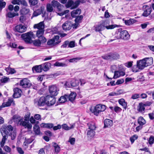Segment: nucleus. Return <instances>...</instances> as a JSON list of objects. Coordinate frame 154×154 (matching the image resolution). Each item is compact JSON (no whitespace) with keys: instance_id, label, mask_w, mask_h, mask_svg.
Listing matches in <instances>:
<instances>
[{"instance_id":"f257e3e1","label":"nucleus","mask_w":154,"mask_h":154,"mask_svg":"<svg viewBox=\"0 0 154 154\" xmlns=\"http://www.w3.org/2000/svg\"><path fill=\"white\" fill-rule=\"evenodd\" d=\"M35 35L32 32H30L22 35L21 37L24 41L28 43L32 42V38H34Z\"/></svg>"},{"instance_id":"f03ea898","label":"nucleus","mask_w":154,"mask_h":154,"mask_svg":"<svg viewBox=\"0 0 154 154\" xmlns=\"http://www.w3.org/2000/svg\"><path fill=\"white\" fill-rule=\"evenodd\" d=\"M152 5H144L142 7L143 12L142 15L143 17H147L151 14L152 11Z\"/></svg>"},{"instance_id":"7ed1b4c3","label":"nucleus","mask_w":154,"mask_h":154,"mask_svg":"<svg viewBox=\"0 0 154 154\" xmlns=\"http://www.w3.org/2000/svg\"><path fill=\"white\" fill-rule=\"evenodd\" d=\"M106 109V106L104 105L99 104L96 105L94 107L93 110H91L94 115L97 116L98 114L101 112L104 111Z\"/></svg>"},{"instance_id":"20e7f679","label":"nucleus","mask_w":154,"mask_h":154,"mask_svg":"<svg viewBox=\"0 0 154 154\" xmlns=\"http://www.w3.org/2000/svg\"><path fill=\"white\" fill-rule=\"evenodd\" d=\"M13 129V127L11 125H3L1 128L0 131L2 135H5L8 136L9 133L7 130L10 131H12Z\"/></svg>"},{"instance_id":"39448f33","label":"nucleus","mask_w":154,"mask_h":154,"mask_svg":"<svg viewBox=\"0 0 154 154\" xmlns=\"http://www.w3.org/2000/svg\"><path fill=\"white\" fill-rule=\"evenodd\" d=\"M59 38L58 35L55 36L52 39H50L48 41L47 44L51 47L57 45L61 42L60 41H58Z\"/></svg>"},{"instance_id":"423d86ee","label":"nucleus","mask_w":154,"mask_h":154,"mask_svg":"<svg viewBox=\"0 0 154 154\" xmlns=\"http://www.w3.org/2000/svg\"><path fill=\"white\" fill-rule=\"evenodd\" d=\"M109 23V21L107 20H102L100 23V24L103 27V28L104 29L105 28L107 29H113L117 26L116 25H108Z\"/></svg>"},{"instance_id":"0eeeda50","label":"nucleus","mask_w":154,"mask_h":154,"mask_svg":"<svg viewBox=\"0 0 154 154\" xmlns=\"http://www.w3.org/2000/svg\"><path fill=\"white\" fill-rule=\"evenodd\" d=\"M49 90L51 95L52 97L57 96L58 93L59 89L55 85L49 87Z\"/></svg>"},{"instance_id":"6e6552de","label":"nucleus","mask_w":154,"mask_h":154,"mask_svg":"<svg viewBox=\"0 0 154 154\" xmlns=\"http://www.w3.org/2000/svg\"><path fill=\"white\" fill-rule=\"evenodd\" d=\"M20 85L24 88H28L31 86L30 81L27 78H25L20 81Z\"/></svg>"},{"instance_id":"1a4fd4ad","label":"nucleus","mask_w":154,"mask_h":154,"mask_svg":"<svg viewBox=\"0 0 154 154\" xmlns=\"http://www.w3.org/2000/svg\"><path fill=\"white\" fill-rule=\"evenodd\" d=\"M46 105L48 106H51L53 105L56 102L55 98L52 96L49 95L46 96Z\"/></svg>"},{"instance_id":"9d476101","label":"nucleus","mask_w":154,"mask_h":154,"mask_svg":"<svg viewBox=\"0 0 154 154\" xmlns=\"http://www.w3.org/2000/svg\"><path fill=\"white\" fill-rule=\"evenodd\" d=\"M44 30L40 29L38 30L36 32L37 36L39 39H41V41L42 43H44L46 41V38L43 36L44 34Z\"/></svg>"},{"instance_id":"9b49d317","label":"nucleus","mask_w":154,"mask_h":154,"mask_svg":"<svg viewBox=\"0 0 154 154\" xmlns=\"http://www.w3.org/2000/svg\"><path fill=\"white\" fill-rule=\"evenodd\" d=\"M18 124L20 126L24 127L25 128H27L28 131H30V130L32 128V125L29 122H27L25 121H23L22 118L19 123H18Z\"/></svg>"},{"instance_id":"f8f14e48","label":"nucleus","mask_w":154,"mask_h":154,"mask_svg":"<svg viewBox=\"0 0 154 154\" xmlns=\"http://www.w3.org/2000/svg\"><path fill=\"white\" fill-rule=\"evenodd\" d=\"M35 104L39 106L46 105V97H41L37 102H35Z\"/></svg>"},{"instance_id":"ddd939ff","label":"nucleus","mask_w":154,"mask_h":154,"mask_svg":"<svg viewBox=\"0 0 154 154\" xmlns=\"http://www.w3.org/2000/svg\"><path fill=\"white\" fill-rule=\"evenodd\" d=\"M144 60V59H143L142 60L137 61V66L138 69L142 70L144 69L145 67H146L145 63Z\"/></svg>"},{"instance_id":"4468645a","label":"nucleus","mask_w":154,"mask_h":154,"mask_svg":"<svg viewBox=\"0 0 154 154\" xmlns=\"http://www.w3.org/2000/svg\"><path fill=\"white\" fill-rule=\"evenodd\" d=\"M15 29L16 31L22 33L26 31V28L24 26L20 24L16 26L15 27Z\"/></svg>"},{"instance_id":"2eb2a0df","label":"nucleus","mask_w":154,"mask_h":154,"mask_svg":"<svg viewBox=\"0 0 154 154\" xmlns=\"http://www.w3.org/2000/svg\"><path fill=\"white\" fill-rule=\"evenodd\" d=\"M14 94L13 95L14 98H18L20 97L21 95L22 91L18 88H16L14 89Z\"/></svg>"},{"instance_id":"dca6fc26","label":"nucleus","mask_w":154,"mask_h":154,"mask_svg":"<svg viewBox=\"0 0 154 154\" xmlns=\"http://www.w3.org/2000/svg\"><path fill=\"white\" fill-rule=\"evenodd\" d=\"M66 96L67 97L68 101H70L72 102L74 100L76 96V93L74 92H72L70 94H66Z\"/></svg>"},{"instance_id":"f3484780","label":"nucleus","mask_w":154,"mask_h":154,"mask_svg":"<svg viewBox=\"0 0 154 154\" xmlns=\"http://www.w3.org/2000/svg\"><path fill=\"white\" fill-rule=\"evenodd\" d=\"M72 26V23L70 22L67 21L63 24L62 28L64 30H69L71 28Z\"/></svg>"},{"instance_id":"a211bd4d","label":"nucleus","mask_w":154,"mask_h":154,"mask_svg":"<svg viewBox=\"0 0 154 154\" xmlns=\"http://www.w3.org/2000/svg\"><path fill=\"white\" fill-rule=\"evenodd\" d=\"M44 6H41L40 8L34 11L32 14V17H36L41 14L44 10Z\"/></svg>"},{"instance_id":"6ab92c4d","label":"nucleus","mask_w":154,"mask_h":154,"mask_svg":"<svg viewBox=\"0 0 154 154\" xmlns=\"http://www.w3.org/2000/svg\"><path fill=\"white\" fill-rule=\"evenodd\" d=\"M143 59H144V62L146 67L152 64L153 59L152 57H146Z\"/></svg>"},{"instance_id":"aec40b11","label":"nucleus","mask_w":154,"mask_h":154,"mask_svg":"<svg viewBox=\"0 0 154 154\" xmlns=\"http://www.w3.org/2000/svg\"><path fill=\"white\" fill-rule=\"evenodd\" d=\"M19 16V14L17 12H12L11 11L8 12L6 15V17L7 18H8L10 19H12L15 16Z\"/></svg>"},{"instance_id":"412c9836","label":"nucleus","mask_w":154,"mask_h":154,"mask_svg":"<svg viewBox=\"0 0 154 154\" xmlns=\"http://www.w3.org/2000/svg\"><path fill=\"white\" fill-rule=\"evenodd\" d=\"M125 74L124 72L121 71H115L113 78L116 79L121 76H124Z\"/></svg>"},{"instance_id":"4be33fe9","label":"nucleus","mask_w":154,"mask_h":154,"mask_svg":"<svg viewBox=\"0 0 154 154\" xmlns=\"http://www.w3.org/2000/svg\"><path fill=\"white\" fill-rule=\"evenodd\" d=\"M104 128L110 127L112 125V121L108 119H105L104 121Z\"/></svg>"},{"instance_id":"5701e85b","label":"nucleus","mask_w":154,"mask_h":154,"mask_svg":"<svg viewBox=\"0 0 154 154\" xmlns=\"http://www.w3.org/2000/svg\"><path fill=\"white\" fill-rule=\"evenodd\" d=\"M81 12V10L80 9H78L76 10H74L71 12V15L73 17H75L80 14Z\"/></svg>"},{"instance_id":"b1692460","label":"nucleus","mask_w":154,"mask_h":154,"mask_svg":"<svg viewBox=\"0 0 154 154\" xmlns=\"http://www.w3.org/2000/svg\"><path fill=\"white\" fill-rule=\"evenodd\" d=\"M33 131L36 135H38L42 134L41 132L40 127L37 125H35L33 127Z\"/></svg>"},{"instance_id":"393cba45","label":"nucleus","mask_w":154,"mask_h":154,"mask_svg":"<svg viewBox=\"0 0 154 154\" xmlns=\"http://www.w3.org/2000/svg\"><path fill=\"white\" fill-rule=\"evenodd\" d=\"M41 65H42V69L44 71H46L49 69V67L51 66V63L49 62H46Z\"/></svg>"},{"instance_id":"a878e982","label":"nucleus","mask_w":154,"mask_h":154,"mask_svg":"<svg viewBox=\"0 0 154 154\" xmlns=\"http://www.w3.org/2000/svg\"><path fill=\"white\" fill-rule=\"evenodd\" d=\"M34 28H36L39 30L42 29L44 30V24L43 22H41L38 24H35L34 26Z\"/></svg>"},{"instance_id":"bb28decb","label":"nucleus","mask_w":154,"mask_h":154,"mask_svg":"<svg viewBox=\"0 0 154 154\" xmlns=\"http://www.w3.org/2000/svg\"><path fill=\"white\" fill-rule=\"evenodd\" d=\"M22 118L19 115H15L13 116L12 119L14 122L17 123L18 124V123H19Z\"/></svg>"},{"instance_id":"cd10ccee","label":"nucleus","mask_w":154,"mask_h":154,"mask_svg":"<svg viewBox=\"0 0 154 154\" xmlns=\"http://www.w3.org/2000/svg\"><path fill=\"white\" fill-rule=\"evenodd\" d=\"M94 27V29L95 31L98 32H100L104 29L103 28V27L102 26L100 23L95 26Z\"/></svg>"},{"instance_id":"c85d7f7f","label":"nucleus","mask_w":154,"mask_h":154,"mask_svg":"<svg viewBox=\"0 0 154 154\" xmlns=\"http://www.w3.org/2000/svg\"><path fill=\"white\" fill-rule=\"evenodd\" d=\"M32 70L33 71L35 70L37 72H42V70H43L42 65L35 66L32 68Z\"/></svg>"},{"instance_id":"c756f323","label":"nucleus","mask_w":154,"mask_h":154,"mask_svg":"<svg viewBox=\"0 0 154 154\" xmlns=\"http://www.w3.org/2000/svg\"><path fill=\"white\" fill-rule=\"evenodd\" d=\"M109 54L111 57L110 60H116L119 58V55L117 53H110Z\"/></svg>"},{"instance_id":"7c9ffc66","label":"nucleus","mask_w":154,"mask_h":154,"mask_svg":"<svg viewBox=\"0 0 154 154\" xmlns=\"http://www.w3.org/2000/svg\"><path fill=\"white\" fill-rule=\"evenodd\" d=\"M41 127L42 128H47L49 129L52 128L54 125L52 123H43L41 124Z\"/></svg>"},{"instance_id":"2f4dec72","label":"nucleus","mask_w":154,"mask_h":154,"mask_svg":"<svg viewBox=\"0 0 154 154\" xmlns=\"http://www.w3.org/2000/svg\"><path fill=\"white\" fill-rule=\"evenodd\" d=\"M95 135L94 131L88 130L87 132L88 137L90 139L92 138Z\"/></svg>"},{"instance_id":"473e14b6","label":"nucleus","mask_w":154,"mask_h":154,"mask_svg":"<svg viewBox=\"0 0 154 154\" xmlns=\"http://www.w3.org/2000/svg\"><path fill=\"white\" fill-rule=\"evenodd\" d=\"M88 129L90 130L95 131L96 128L95 124L94 122H91L88 124Z\"/></svg>"},{"instance_id":"72a5a7b5","label":"nucleus","mask_w":154,"mask_h":154,"mask_svg":"<svg viewBox=\"0 0 154 154\" xmlns=\"http://www.w3.org/2000/svg\"><path fill=\"white\" fill-rule=\"evenodd\" d=\"M138 123L139 125L143 126L146 123V121L143 117H140L137 120Z\"/></svg>"},{"instance_id":"f704fd0d","label":"nucleus","mask_w":154,"mask_h":154,"mask_svg":"<svg viewBox=\"0 0 154 154\" xmlns=\"http://www.w3.org/2000/svg\"><path fill=\"white\" fill-rule=\"evenodd\" d=\"M145 106L144 104L142 103H140L138 108V111L140 112L144 111L145 110Z\"/></svg>"},{"instance_id":"c9c22d12","label":"nucleus","mask_w":154,"mask_h":154,"mask_svg":"<svg viewBox=\"0 0 154 154\" xmlns=\"http://www.w3.org/2000/svg\"><path fill=\"white\" fill-rule=\"evenodd\" d=\"M71 82L72 87H75L78 86L79 85L80 82L79 80L74 79H71Z\"/></svg>"},{"instance_id":"e433bc0d","label":"nucleus","mask_w":154,"mask_h":154,"mask_svg":"<svg viewBox=\"0 0 154 154\" xmlns=\"http://www.w3.org/2000/svg\"><path fill=\"white\" fill-rule=\"evenodd\" d=\"M66 94L64 96L60 97L59 99V101L60 103H64L66 101H68L67 97L66 96Z\"/></svg>"},{"instance_id":"4c0bfd02","label":"nucleus","mask_w":154,"mask_h":154,"mask_svg":"<svg viewBox=\"0 0 154 154\" xmlns=\"http://www.w3.org/2000/svg\"><path fill=\"white\" fill-rule=\"evenodd\" d=\"M136 20L134 19H130L129 20H126V25L129 26L136 22Z\"/></svg>"},{"instance_id":"58836bf2","label":"nucleus","mask_w":154,"mask_h":154,"mask_svg":"<svg viewBox=\"0 0 154 154\" xmlns=\"http://www.w3.org/2000/svg\"><path fill=\"white\" fill-rule=\"evenodd\" d=\"M53 146L54 148L55 152L57 154L59 153L60 150V146L55 143H54Z\"/></svg>"},{"instance_id":"ea45409f","label":"nucleus","mask_w":154,"mask_h":154,"mask_svg":"<svg viewBox=\"0 0 154 154\" xmlns=\"http://www.w3.org/2000/svg\"><path fill=\"white\" fill-rule=\"evenodd\" d=\"M122 90H120L117 91L116 92H112L109 94V95L111 96H116L121 94H122Z\"/></svg>"},{"instance_id":"a19ab883","label":"nucleus","mask_w":154,"mask_h":154,"mask_svg":"<svg viewBox=\"0 0 154 154\" xmlns=\"http://www.w3.org/2000/svg\"><path fill=\"white\" fill-rule=\"evenodd\" d=\"M3 138L2 139L1 142H0V146L1 147H3L5 142V141L8 138V136L5 135H2Z\"/></svg>"},{"instance_id":"79ce46f5","label":"nucleus","mask_w":154,"mask_h":154,"mask_svg":"<svg viewBox=\"0 0 154 154\" xmlns=\"http://www.w3.org/2000/svg\"><path fill=\"white\" fill-rule=\"evenodd\" d=\"M41 39L35 40L33 41V43L34 45L36 46H40L41 43H42L41 41Z\"/></svg>"},{"instance_id":"37998d69","label":"nucleus","mask_w":154,"mask_h":154,"mask_svg":"<svg viewBox=\"0 0 154 154\" xmlns=\"http://www.w3.org/2000/svg\"><path fill=\"white\" fill-rule=\"evenodd\" d=\"M74 2L72 0H68L67 3L65 5L67 8H69L73 6Z\"/></svg>"},{"instance_id":"c03bdc74","label":"nucleus","mask_w":154,"mask_h":154,"mask_svg":"<svg viewBox=\"0 0 154 154\" xmlns=\"http://www.w3.org/2000/svg\"><path fill=\"white\" fill-rule=\"evenodd\" d=\"M138 136L137 135L134 134L130 137V140L131 142V144H133L134 141L137 139Z\"/></svg>"},{"instance_id":"a18cd8bd","label":"nucleus","mask_w":154,"mask_h":154,"mask_svg":"<svg viewBox=\"0 0 154 154\" xmlns=\"http://www.w3.org/2000/svg\"><path fill=\"white\" fill-rule=\"evenodd\" d=\"M53 6L50 4H48L47 5V11L48 12H51L53 11Z\"/></svg>"},{"instance_id":"49530a36","label":"nucleus","mask_w":154,"mask_h":154,"mask_svg":"<svg viewBox=\"0 0 154 154\" xmlns=\"http://www.w3.org/2000/svg\"><path fill=\"white\" fill-rule=\"evenodd\" d=\"M79 1V0H77L75 1L74 2L73 6L71 8V9H73L77 8L80 4Z\"/></svg>"},{"instance_id":"de8ad7c7","label":"nucleus","mask_w":154,"mask_h":154,"mask_svg":"<svg viewBox=\"0 0 154 154\" xmlns=\"http://www.w3.org/2000/svg\"><path fill=\"white\" fill-rule=\"evenodd\" d=\"M75 21L76 23H79L81 22L82 20V19L83 17L82 15H80L79 16H77L75 17Z\"/></svg>"},{"instance_id":"09e8293b","label":"nucleus","mask_w":154,"mask_h":154,"mask_svg":"<svg viewBox=\"0 0 154 154\" xmlns=\"http://www.w3.org/2000/svg\"><path fill=\"white\" fill-rule=\"evenodd\" d=\"M148 141L150 145H152L154 143V136H150Z\"/></svg>"},{"instance_id":"8fccbe9b","label":"nucleus","mask_w":154,"mask_h":154,"mask_svg":"<svg viewBox=\"0 0 154 154\" xmlns=\"http://www.w3.org/2000/svg\"><path fill=\"white\" fill-rule=\"evenodd\" d=\"M13 101L12 99H9L7 102L6 103H3L6 107L9 106H11Z\"/></svg>"},{"instance_id":"3c124183","label":"nucleus","mask_w":154,"mask_h":154,"mask_svg":"<svg viewBox=\"0 0 154 154\" xmlns=\"http://www.w3.org/2000/svg\"><path fill=\"white\" fill-rule=\"evenodd\" d=\"M119 103L120 105L123 106V107L125 109V100L123 98L119 99Z\"/></svg>"},{"instance_id":"603ef678","label":"nucleus","mask_w":154,"mask_h":154,"mask_svg":"<svg viewBox=\"0 0 154 154\" xmlns=\"http://www.w3.org/2000/svg\"><path fill=\"white\" fill-rule=\"evenodd\" d=\"M60 3L57 1L53 0L51 2V4L54 7H57L60 5Z\"/></svg>"},{"instance_id":"864d4df0","label":"nucleus","mask_w":154,"mask_h":154,"mask_svg":"<svg viewBox=\"0 0 154 154\" xmlns=\"http://www.w3.org/2000/svg\"><path fill=\"white\" fill-rule=\"evenodd\" d=\"M81 59L80 57H76L71 59L69 60V61L70 62H76L80 60Z\"/></svg>"},{"instance_id":"5fc2aeb1","label":"nucleus","mask_w":154,"mask_h":154,"mask_svg":"<svg viewBox=\"0 0 154 154\" xmlns=\"http://www.w3.org/2000/svg\"><path fill=\"white\" fill-rule=\"evenodd\" d=\"M54 65L57 66H66V64L64 63L57 62L54 64Z\"/></svg>"},{"instance_id":"6e6d98bb","label":"nucleus","mask_w":154,"mask_h":154,"mask_svg":"<svg viewBox=\"0 0 154 154\" xmlns=\"http://www.w3.org/2000/svg\"><path fill=\"white\" fill-rule=\"evenodd\" d=\"M6 5V3L5 2L0 1V12L2 9L5 7Z\"/></svg>"},{"instance_id":"4d7b16f0","label":"nucleus","mask_w":154,"mask_h":154,"mask_svg":"<svg viewBox=\"0 0 154 154\" xmlns=\"http://www.w3.org/2000/svg\"><path fill=\"white\" fill-rule=\"evenodd\" d=\"M35 136H32L29 139H28L26 140V141L28 143H31L35 139Z\"/></svg>"},{"instance_id":"13d9d810","label":"nucleus","mask_w":154,"mask_h":154,"mask_svg":"<svg viewBox=\"0 0 154 154\" xmlns=\"http://www.w3.org/2000/svg\"><path fill=\"white\" fill-rule=\"evenodd\" d=\"M102 57L104 59L106 60H110V54L109 53L103 56H102Z\"/></svg>"},{"instance_id":"bf43d9fd","label":"nucleus","mask_w":154,"mask_h":154,"mask_svg":"<svg viewBox=\"0 0 154 154\" xmlns=\"http://www.w3.org/2000/svg\"><path fill=\"white\" fill-rule=\"evenodd\" d=\"M140 94H134L132 95L131 98L133 99H136L140 97Z\"/></svg>"},{"instance_id":"052dcab7","label":"nucleus","mask_w":154,"mask_h":154,"mask_svg":"<svg viewBox=\"0 0 154 154\" xmlns=\"http://www.w3.org/2000/svg\"><path fill=\"white\" fill-rule=\"evenodd\" d=\"M65 85L66 87H68V88L72 87V83H71V79L70 80H69L68 81L66 82L65 84Z\"/></svg>"},{"instance_id":"680f3d73","label":"nucleus","mask_w":154,"mask_h":154,"mask_svg":"<svg viewBox=\"0 0 154 154\" xmlns=\"http://www.w3.org/2000/svg\"><path fill=\"white\" fill-rule=\"evenodd\" d=\"M38 0H29V3L30 5H35L38 3Z\"/></svg>"},{"instance_id":"e2e57ef3","label":"nucleus","mask_w":154,"mask_h":154,"mask_svg":"<svg viewBox=\"0 0 154 154\" xmlns=\"http://www.w3.org/2000/svg\"><path fill=\"white\" fill-rule=\"evenodd\" d=\"M6 70L7 71H9V73H11V74H13L14 73L16 72V71L14 69H12L11 68H6Z\"/></svg>"},{"instance_id":"0e129e2a","label":"nucleus","mask_w":154,"mask_h":154,"mask_svg":"<svg viewBox=\"0 0 154 154\" xmlns=\"http://www.w3.org/2000/svg\"><path fill=\"white\" fill-rule=\"evenodd\" d=\"M30 115V114L29 113H28L24 117V120L26 122L29 121Z\"/></svg>"},{"instance_id":"69168bd1","label":"nucleus","mask_w":154,"mask_h":154,"mask_svg":"<svg viewBox=\"0 0 154 154\" xmlns=\"http://www.w3.org/2000/svg\"><path fill=\"white\" fill-rule=\"evenodd\" d=\"M120 37L121 38L124 39L125 37V30H123L121 32L120 34Z\"/></svg>"},{"instance_id":"338daca9","label":"nucleus","mask_w":154,"mask_h":154,"mask_svg":"<svg viewBox=\"0 0 154 154\" xmlns=\"http://www.w3.org/2000/svg\"><path fill=\"white\" fill-rule=\"evenodd\" d=\"M133 62V61L127 62L126 63V66L128 68L131 67L132 66Z\"/></svg>"},{"instance_id":"774afa93","label":"nucleus","mask_w":154,"mask_h":154,"mask_svg":"<svg viewBox=\"0 0 154 154\" xmlns=\"http://www.w3.org/2000/svg\"><path fill=\"white\" fill-rule=\"evenodd\" d=\"M148 116L149 119L151 120H154V112H152V113H149L148 114Z\"/></svg>"}]
</instances>
